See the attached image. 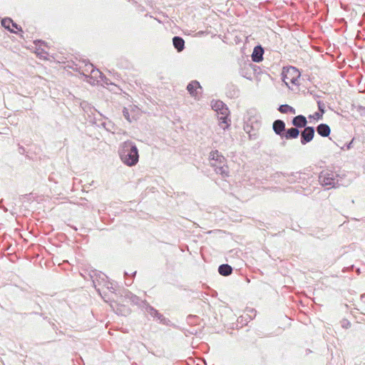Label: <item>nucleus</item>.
I'll return each mask as SVG.
<instances>
[{
    "instance_id": "obj_11",
    "label": "nucleus",
    "mask_w": 365,
    "mask_h": 365,
    "mask_svg": "<svg viewBox=\"0 0 365 365\" xmlns=\"http://www.w3.org/2000/svg\"><path fill=\"white\" fill-rule=\"evenodd\" d=\"M317 131L322 137H327L330 134V128L328 125L322 123L317 128Z\"/></svg>"
},
{
    "instance_id": "obj_1",
    "label": "nucleus",
    "mask_w": 365,
    "mask_h": 365,
    "mask_svg": "<svg viewBox=\"0 0 365 365\" xmlns=\"http://www.w3.org/2000/svg\"><path fill=\"white\" fill-rule=\"evenodd\" d=\"M119 156L121 161L129 167L135 165L139 160L138 150L130 140L125 141L120 145Z\"/></svg>"
},
{
    "instance_id": "obj_3",
    "label": "nucleus",
    "mask_w": 365,
    "mask_h": 365,
    "mask_svg": "<svg viewBox=\"0 0 365 365\" xmlns=\"http://www.w3.org/2000/svg\"><path fill=\"white\" fill-rule=\"evenodd\" d=\"M334 173L330 171H322L319 176V181L322 186H330L336 187L339 185L338 179Z\"/></svg>"
},
{
    "instance_id": "obj_4",
    "label": "nucleus",
    "mask_w": 365,
    "mask_h": 365,
    "mask_svg": "<svg viewBox=\"0 0 365 365\" xmlns=\"http://www.w3.org/2000/svg\"><path fill=\"white\" fill-rule=\"evenodd\" d=\"M300 77L299 71L294 67H290L283 73V81L287 86L289 83L296 85Z\"/></svg>"
},
{
    "instance_id": "obj_10",
    "label": "nucleus",
    "mask_w": 365,
    "mask_h": 365,
    "mask_svg": "<svg viewBox=\"0 0 365 365\" xmlns=\"http://www.w3.org/2000/svg\"><path fill=\"white\" fill-rule=\"evenodd\" d=\"M210 158L215 161L214 163L221 164L226 162L225 157L218 150L212 151L210 153Z\"/></svg>"
},
{
    "instance_id": "obj_24",
    "label": "nucleus",
    "mask_w": 365,
    "mask_h": 365,
    "mask_svg": "<svg viewBox=\"0 0 365 365\" xmlns=\"http://www.w3.org/2000/svg\"><path fill=\"white\" fill-rule=\"evenodd\" d=\"M96 73H99V75L101 76V73L98 70L96 71Z\"/></svg>"
},
{
    "instance_id": "obj_16",
    "label": "nucleus",
    "mask_w": 365,
    "mask_h": 365,
    "mask_svg": "<svg viewBox=\"0 0 365 365\" xmlns=\"http://www.w3.org/2000/svg\"><path fill=\"white\" fill-rule=\"evenodd\" d=\"M11 24L12 20L9 18H6L1 20L2 26H4L5 29H8L11 32L15 33L16 31H14V30L12 28H11Z\"/></svg>"
},
{
    "instance_id": "obj_20",
    "label": "nucleus",
    "mask_w": 365,
    "mask_h": 365,
    "mask_svg": "<svg viewBox=\"0 0 365 365\" xmlns=\"http://www.w3.org/2000/svg\"><path fill=\"white\" fill-rule=\"evenodd\" d=\"M123 115H124V117L125 118V119H126L127 120H128L129 122H131V120H130V115H129V113H128V109L125 108L123 109Z\"/></svg>"
},
{
    "instance_id": "obj_5",
    "label": "nucleus",
    "mask_w": 365,
    "mask_h": 365,
    "mask_svg": "<svg viewBox=\"0 0 365 365\" xmlns=\"http://www.w3.org/2000/svg\"><path fill=\"white\" fill-rule=\"evenodd\" d=\"M314 135V129L313 127H305L301 133V143L305 145L312 140Z\"/></svg>"
},
{
    "instance_id": "obj_14",
    "label": "nucleus",
    "mask_w": 365,
    "mask_h": 365,
    "mask_svg": "<svg viewBox=\"0 0 365 365\" xmlns=\"http://www.w3.org/2000/svg\"><path fill=\"white\" fill-rule=\"evenodd\" d=\"M200 88V83L197 81H192L187 86L188 92L192 96H195L197 95V89Z\"/></svg>"
},
{
    "instance_id": "obj_7",
    "label": "nucleus",
    "mask_w": 365,
    "mask_h": 365,
    "mask_svg": "<svg viewBox=\"0 0 365 365\" xmlns=\"http://www.w3.org/2000/svg\"><path fill=\"white\" fill-rule=\"evenodd\" d=\"M211 166L215 168L216 173L221 175L222 177L229 175V169L225 163L221 164L211 163Z\"/></svg>"
},
{
    "instance_id": "obj_21",
    "label": "nucleus",
    "mask_w": 365,
    "mask_h": 365,
    "mask_svg": "<svg viewBox=\"0 0 365 365\" xmlns=\"http://www.w3.org/2000/svg\"><path fill=\"white\" fill-rule=\"evenodd\" d=\"M322 114L323 113H315L314 115H313V118H316V119H320L322 118Z\"/></svg>"
},
{
    "instance_id": "obj_9",
    "label": "nucleus",
    "mask_w": 365,
    "mask_h": 365,
    "mask_svg": "<svg viewBox=\"0 0 365 365\" xmlns=\"http://www.w3.org/2000/svg\"><path fill=\"white\" fill-rule=\"evenodd\" d=\"M307 123L306 118L302 115L294 117L292 120V124L297 128H305Z\"/></svg>"
},
{
    "instance_id": "obj_8",
    "label": "nucleus",
    "mask_w": 365,
    "mask_h": 365,
    "mask_svg": "<svg viewBox=\"0 0 365 365\" xmlns=\"http://www.w3.org/2000/svg\"><path fill=\"white\" fill-rule=\"evenodd\" d=\"M264 50L260 46L255 47L252 54V59L255 62H260L263 59Z\"/></svg>"
},
{
    "instance_id": "obj_23",
    "label": "nucleus",
    "mask_w": 365,
    "mask_h": 365,
    "mask_svg": "<svg viewBox=\"0 0 365 365\" xmlns=\"http://www.w3.org/2000/svg\"><path fill=\"white\" fill-rule=\"evenodd\" d=\"M351 144H352V141H351V142H350V143L347 145V146H346V147H347V149H350V148H351Z\"/></svg>"
},
{
    "instance_id": "obj_17",
    "label": "nucleus",
    "mask_w": 365,
    "mask_h": 365,
    "mask_svg": "<svg viewBox=\"0 0 365 365\" xmlns=\"http://www.w3.org/2000/svg\"><path fill=\"white\" fill-rule=\"evenodd\" d=\"M279 111L282 113H287L288 112H291L292 113H295V109L289 105H282L279 108Z\"/></svg>"
},
{
    "instance_id": "obj_13",
    "label": "nucleus",
    "mask_w": 365,
    "mask_h": 365,
    "mask_svg": "<svg viewBox=\"0 0 365 365\" xmlns=\"http://www.w3.org/2000/svg\"><path fill=\"white\" fill-rule=\"evenodd\" d=\"M173 43L178 52H180L184 49L185 41L181 37L175 36L173 38Z\"/></svg>"
},
{
    "instance_id": "obj_12",
    "label": "nucleus",
    "mask_w": 365,
    "mask_h": 365,
    "mask_svg": "<svg viewBox=\"0 0 365 365\" xmlns=\"http://www.w3.org/2000/svg\"><path fill=\"white\" fill-rule=\"evenodd\" d=\"M299 134V130L297 128H291L288 129L284 134V138L289 139L297 138Z\"/></svg>"
},
{
    "instance_id": "obj_6",
    "label": "nucleus",
    "mask_w": 365,
    "mask_h": 365,
    "mask_svg": "<svg viewBox=\"0 0 365 365\" xmlns=\"http://www.w3.org/2000/svg\"><path fill=\"white\" fill-rule=\"evenodd\" d=\"M273 130L277 135L281 136V138H284V130H285V123L282 120H276L273 123Z\"/></svg>"
},
{
    "instance_id": "obj_22",
    "label": "nucleus",
    "mask_w": 365,
    "mask_h": 365,
    "mask_svg": "<svg viewBox=\"0 0 365 365\" xmlns=\"http://www.w3.org/2000/svg\"><path fill=\"white\" fill-rule=\"evenodd\" d=\"M11 26H12L13 29H14V28H15L19 31L21 30V28H19V26L16 23H14L13 21H12V24Z\"/></svg>"
},
{
    "instance_id": "obj_2",
    "label": "nucleus",
    "mask_w": 365,
    "mask_h": 365,
    "mask_svg": "<svg viewBox=\"0 0 365 365\" xmlns=\"http://www.w3.org/2000/svg\"><path fill=\"white\" fill-rule=\"evenodd\" d=\"M211 107L217 113V114L221 115L219 118L221 120L220 124H226L225 126H222V128L225 130L228 127L227 119L230 111L227 107L222 101L219 100L212 101L211 102Z\"/></svg>"
},
{
    "instance_id": "obj_19",
    "label": "nucleus",
    "mask_w": 365,
    "mask_h": 365,
    "mask_svg": "<svg viewBox=\"0 0 365 365\" xmlns=\"http://www.w3.org/2000/svg\"><path fill=\"white\" fill-rule=\"evenodd\" d=\"M317 104H318V108L320 110V112L322 113H324V108H325L324 103L321 102V101H318Z\"/></svg>"
},
{
    "instance_id": "obj_18",
    "label": "nucleus",
    "mask_w": 365,
    "mask_h": 365,
    "mask_svg": "<svg viewBox=\"0 0 365 365\" xmlns=\"http://www.w3.org/2000/svg\"><path fill=\"white\" fill-rule=\"evenodd\" d=\"M147 311L150 313V315L155 317H158L160 320L162 321L163 316L160 314H159L156 309L151 307H148L147 308Z\"/></svg>"
},
{
    "instance_id": "obj_15",
    "label": "nucleus",
    "mask_w": 365,
    "mask_h": 365,
    "mask_svg": "<svg viewBox=\"0 0 365 365\" xmlns=\"http://www.w3.org/2000/svg\"><path fill=\"white\" fill-rule=\"evenodd\" d=\"M232 269L229 264H222L218 268L219 273L222 276H228L232 273Z\"/></svg>"
}]
</instances>
